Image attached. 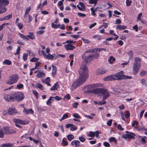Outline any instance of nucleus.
Masks as SVG:
<instances>
[{"mask_svg": "<svg viewBox=\"0 0 147 147\" xmlns=\"http://www.w3.org/2000/svg\"><path fill=\"white\" fill-rule=\"evenodd\" d=\"M88 70L87 67L83 64L80 67L79 71L80 76L81 78H83L87 80L88 77Z\"/></svg>", "mask_w": 147, "mask_h": 147, "instance_id": "f257e3e1", "label": "nucleus"}, {"mask_svg": "<svg viewBox=\"0 0 147 147\" xmlns=\"http://www.w3.org/2000/svg\"><path fill=\"white\" fill-rule=\"evenodd\" d=\"M115 80H121L123 79H130L132 78L131 76H125L123 75V72L122 71L119 72L113 76Z\"/></svg>", "mask_w": 147, "mask_h": 147, "instance_id": "f03ea898", "label": "nucleus"}, {"mask_svg": "<svg viewBox=\"0 0 147 147\" xmlns=\"http://www.w3.org/2000/svg\"><path fill=\"white\" fill-rule=\"evenodd\" d=\"M19 78V76L17 74H13L9 77L8 80L6 81L7 84L12 85L16 83Z\"/></svg>", "mask_w": 147, "mask_h": 147, "instance_id": "7ed1b4c3", "label": "nucleus"}, {"mask_svg": "<svg viewBox=\"0 0 147 147\" xmlns=\"http://www.w3.org/2000/svg\"><path fill=\"white\" fill-rule=\"evenodd\" d=\"M12 96H13L14 101H21L25 97L23 93L22 92H12Z\"/></svg>", "mask_w": 147, "mask_h": 147, "instance_id": "20e7f679", "label": "nucleus"}, {"mask_svg": "<svg viewBox=\"0 0 147 147\" xmlns=\"http://www.w3.org/2000/svg\"><path fill=\"white\" fill-rule=\"evenodd\" d=\"M87 80L83 78H81L79 76V78L77 79L76 81L74 82V89H76L83 84Z\"/></svg>", "mask_w": 147, "mask_h": 147, "instance_id": "39448f33", "label": "nucleus"}, {"mask_svg": "<svg viewBox=\"0 0 147 147\" xmlns=\"http://www.w3.org/2000/svg\"><path fill=\"white\" fill-rule=\"evenodd\" d=\"M65 43H67V45H64V47L66 50H72L74 49V46L72 44L74 43L73 40H68L63 43L64 44Z\"/></svg>", "mask_w": 147, "mask_h": 147, "instance_id": "423d86ee", "label": "nucleus"}, {"mask_svg": "<svg viewBox=\"0 0 147 147\" xmlns=\"http://www.w3.org/2000/svg\"><path fill=\"white\" fill-rule=\"evenodd\" d=\"M100 93L102 95L103 99H106L110 96L109 91L107 89L102 88Z\"/></svg>", "mask_w": 147, "mask_h": 147, "instance_id": "0eeeda50", "label": "nucleus"}, {"mask_svg": "<svg viewBox=\"0 0 147 147\" xmlns=\"http://www.w3.org/2000/svg\"><path fill=\"white\" fill-rule=\"evenodd\" d=\"M13 96H12V93L10 95L9 94H5L4 98L6 101H10L11 100L14 101Z\"/></svg>", "mask_w": 147, "mask_h": 147, "instance_id": "6e6552de", "label": "nucleus"}, {"mask_svg": "<svg viewBox=\"0 0 147 147\" xmlns=\"http://www.w3.org/2000/svg\"><path fill=\"white\" fill-rule=\"evenodd\" d=\"M4 133V134H13L15 133V131H12L9 130L8 127H4L1 129Z\"/></svg>", "mask_w": 147, "mask_h": 147, "instance_id": "1a4fd4ad", "label": "nucleus"}, {"mask_svg": "<svg viewBox=\"0 0 147 147\" xmlns=\"http://www.w3.org/2000/svg\"><path fill=\"white\" fill-rule=\"evenodd\" d=\"M44 57L48 59H56V56L55 54L51 55L50 54H44Z\"/></svg>", "mask_w": 147, "mask_h": 147, "instance_id": "9d476101", "label": "nucleus"}, {"mask_svg": "<svg viewBox=\"0 0 147 147\" xmlns=\"http://www.w3.org/2000/svg\"><path fill=\"white\" fill-rule=\"evenodd\" d=\"M133 135H134V134L130 132L129 134H126L125 135H122V138L125 139H126L127 138L134 139L135 138Z\"/></svg>", "mask_w": 147, "mask_h": 147, "instance_id": "9b49d317", "label": "nucleus"}, {"mask_svg": "<svg viewBox=\"0 0 147 147\" xmlns=\"http://www.w3.org/2000/svg\"><path fill=\"white\" fill-rule=\"evenodd\" d=\"M82 58L83 59L85 64L87 63L89 60H91V58L90 57L89 55H86L85 53L82 55Z\"/></svg>", "mask_w": 147, "mask_h": 147, "instance_id": "f8f14e48", "label": "nucleus"}, {"mask_svg": "<svg viewBox=\"0 0 147 147\" xmlns=\"http://www.w3.org/2000/svg\"><path fill=\"white\" fill-rule=\"evenodd\" d=\"M18 113L16 110L14 108H9L8 110V113L9 115H13Z\"/></svg>", "mask_w": 147, "mask_h": 147, "instance_id": "ddd939ff", "label": "nucleus"}, {"mask_svg": "<svg viewBox=\"0 0 147 147\" xmlns=\"http://www.w3.org/2000/svg\"><path fill=\"white\" fill-rule=\"evenodd\" d=\"M23 112L26 114H33L34 112V111L32 109H28L25 108H24Z\"/></svg>", "mask_w": 147, "mask_h": 147, "instance_id": "4468645a", "label": "nucleus"}, {"mask_svg": "<svg viewBox=\"0 0 147 147\" xmlns=\"http://www.w3.org/2000/svg\"><path fill=\"white\" fill-rule=\"evenodd\" d=\"M13 121L16 123L17 124L19 123L21 124L25 125L27 123H26V122L24 121L17 119L14 118L13 119Z\"/></svg>", "mask_w": 147, "mask_h": 147, "instance_id": "2eb2a0df", "label": "nucleus"}, {"mask_svg": "<svg viewBox=\"0 0 147 147\" xmlns=\"http://www.w3.org/2000/svg\"><path fill=\"white\" fill-rule=\"evenodd\" d=\"M140 59L139 57H136L135 58L134 62V65L140 66Z\"/></svg>", "mask_w": 147, "mask_h": 147, "instance_id": "dca6fc26", "label": "nucleus"}, {"mask_svg": "<svg viewBox=\"0 0 147 147\" xmlns=\"http://www.w3.org/2000/svg\"><path fill=\"white\" fill-rule=\"evenodd\" d=\"M114 75H111L107 76L104 78L105 81H112L115 80Z\"/></svg>", "mask_w": 147, "mask_h": 147, "instance_id": "f3484780", "label": "nucleus"}, {"mask_svg": "<svg viewBox=\"0 0 147 147\" xmlns=\"http://www.w3.org/2000/svg\"><path fill=\"white\" fill-rule=\"evenodd\" d=\"M9 3L8 0H0V5H4L6 6Z\"/></svg>", "mask_w": 147, "mask_h": 147, "instance_id": "a211bd4d", "label": "nucleus"}, {"mask_svg": "<svg viewBox=\"0 0 147 147\" xmlns=\"http://www.w3.org/2000/svg\"><path fill=\"white\" fill-rule=\"evenodd\" d=\"M140 66L136 65H133V69L134 73L136 74L138 73Z\"/></svg>", "mask_w": 147, "mask_h": 147, "instance_id": "6ab92c4d", "label": "nucleus"}, {"mask_svg": "<svg viewBox=\"0 0 147 147\" xmlns=\"http://www.w3.org/2000/svg\"><path fill=\"white\" fill-rule=\"evenodd\" d=\"M59 88V85L57 82L51 88L50 90H56L58 88Z\"/></svg>", "mask_w": 147, "mask_h": 147, "instance_id": "aec40b11", "label": "nucleus"}, {"mask_svg": "<svg viewBox=\"0 0 147 147\" xmlns=\"http://www.w3.org/2000/svg\"><path fill=\"white\" fill-rule=\"evenodd\" d=\"M18 34L20 38H21L27 41L28 40L29 38L27 36H27H25L21 33H19Z\"/></svg>", "mask_w": 147, "mask_h": 147, "instance_id": "412c9836", "label": "nucleus"}, {"mask_svg": "<svg viewBox=\"0 0 147 147\" xmlns=\"http://www.w3.org/2000/svg\"><path fill=\"white\" fill-rule=\"evenodd\" d=\"M102 88L100 89H95L91 90L90 91L92 93H94L95 94H98L100 93Z\"/></svg>", "mask_w": 147, "mask_h": 147, "instance_id": "4be33fe9", "label": "nucleus"}, {"mask_svg": "<svg viewBox=\"0 0 147 147\" xmlns=\"http://www.w3.org/2000/svg\"><path fill=\"white\" fill-rule=\"evenodd\" d=\"M127 28L126 26L124 25H118L117 26L116 28L117 30H123Z\"/></svg>", "mask_w": 147, "mask_h": 147, "instance_id": "5701e85b", "label": "nucleus"}, {"mask_svg": "<svg viewBox=\"0 0 147 147\" xmlns=\"http://www.w3.org/2000/svg\"><path fill=\"white\" fill-rule=\"evenodd\" d=\"M7 11L6 8L5 6H0V13L2 14L5 12Z\"/></svg>", "mask_w": 147, "mask_h": 147, "instance_id": "b1692460", "label": "nucleus"}, {"mask_svg": "<svg viewBox=\"0 0 147 147\" xmlns=\"http://www.w3.org/2000/svg\"><path fill=\"white\" fill-rule=\"evenodd\" d=\"M45 75L42 71H38V73L36 75V76L38 78H40L44 76Z\"/></svg>", "mask_w": 147, "mask_h": 147, "instance_id": "393cba45", "label": "nucleus"}, {"mask_svg": "<svg viewBox=\"0 0 147 147\" xmlns=\"http://www.w3.org/2000/svg\"><path fill=\"white\" fill-rule=\"evenodd\" d=\"M29 35H27L28 38L29 37L30 39L32 40L35 39L36 38L35 36L34 35V34L32 32H30L29 33Z\"/></svg>", "mask_w": 147, "mask_h": 147, "instance_id": "a878e982", "label": "nucleus"}, {"mask_svg": "<svg viewBox=\"0 0 147 147\" xmlns=\"http://www.w3.org/2000/svg\"><path fill=\"white\" fill-rule=\"evenodd\" d=\"M61 144L64 146H67L68 145V142L65 138H64L63 139Z\"/></svg>", "mask_w": 147, "mask_h": 147, "instance_id": "bb28decb", "label": "nucleus"}, {"mask_svg": "<svg viewBox=\"0 0 147 147\" xmlns=\"http://www.w3.org/2000/svg\"><path fill=\"white\" fill-rule=\"evenodd\" d=\"M99 55L97 53H96L94 55V54H92L89 55V57H90L91 58V60H92V59L93 57L95 58H98L99 57Z\"/></svg>", "mask_w": 147, "mask_h": 147, "instance_id": "cd10ccee", "label": "nucleus"}, {"mask_svg": "<svg viewBox=\"0 0 147 147\" xmlns=\"http://www.w3.org/2000/svg\"><path fill=\"white\" fill-rule=\"evenodd\" d=\"M52 75H55L56 73L57 70V67H56L54 66L53 65H52Z\"/></svg>", "mask_w": 147, "mask_h": 147, "instance_id": "c85d7f7f", "label": "nucleus"}, {"mask_svg": "<svg viewBox=\"0 0 147 147\" xmlns=\"http://www.w3.org/2000/svg\"><path fill=\"white\" fill-rule=\"evenodd\" d=\"M3 64H6L8 65H10L11 64V61L8 59L5 60L3 62Z\"/></svg>", "mask_w": 147, "mask_h": 147, "instance_id": "c756f323", "label": "nucleus"}, {"mask_svg": "<svg viewBox=\"0 0 147 147\" xmlns=\"http://www.w3.org/2000/svg\"><path fill=\"white\" fill-rule=\"evenodd\" d=\"M142 84L145 86H147V81L144 79H142L140 81Z\"/></svg>", "mask_w": 147, "mask_h": 147, "instance_id": "7c9ffc66", "label": "nucleus"}, {"mask_svg": "<svg viewBox=\"0 0 147 147\" xmlns=\"http://www.w3.org/2000/svg\"><path fill=\"white\" fill-rule=\"evenodd\" d=\"M68 117V115L67 113H65L63 115L61 118L60 119V121H61L62 120L66 119Z\"/></svg>", "mask_w": 147, "mask_h": 147, "instance_id": "2f4dec72", "label": "nucleus"}, {"mask_svg": "<svg viewBox=\"0 0 147 147\" xmlns=\"http://www.w3.org/2000/svg\"><path fill=\"white\" fill-rule=\"evenodd\" d=\"M13 145L10 144H6L1 145L2 147H13Z\"/></svg>", "mask_w": 147, "mask_h": 147, "instance_id": "473e14b6", "label": "nucleus"}, {"mask_svg": "<svg viewBox=\"0 0 147 147\" xmlns=\"http://www.w3.org/2000/svg\"><path fill=\"white\" fill-rule=\"evenodd\" d=\"M98 0H90L89 3L90 4H94V6L97 4Z\"/></svg>", "mask_w": 147, "mask_h": 147, "instance_id": "72a5a7b5", "label": "nucleus"}, {"mask_svg": "<svg viewBox=\"0 0 147 147\" xmlns=\"http://www.w3.org/2000/svg\"><path fill=\"white\" fill-rule=\"evenodd\" d=\"M59 24L57 25L56 24H55L54 23H52L51 24V26L53 28L57 29L59 27Z\"/></svg>", "mask_w": 147, "mask_h": 147, "instance_id": "f704fd0d", "label": "nucleus"}, {"mask_svg": "<svg viewBox=\"0 0 147 147\" xmlns=\"http://www.w3.org/2000/svg\"><path fill=\"white\" fill-rule=\"evenodd\" d=\"M78 5L82 7V11H84L85 10V6L82 3L80 2Z\"/></svg>", "mask_w": 147, "mask_h": 147, "instance_id": "c9c22d12", "label": "nucleus"}, {"mask_svg": "<svg viewBox=\"0 0 147 147\" xmlns=\"http://www.w3.org/2000/svg\"><path fill=\"white\" fill-rule=\"evenodd\" d=\"M53 98V97L51 96L49 99L48 100L47 102V105L49 106H51V101L52 100V98Z\"/></svg>", "mask_w": 147, "mask_h": 147, "instance_id": "e433bc0d", "label": "nucleus"}, {"mask_svg": "<svg viewBox=\"0 0 147 147\" xmlns=\"http://www.w3.org/2000/svg\"><path fill=\"white\" fill-rule=\"evenodd\" d=\"M127 53L129 56V58L131 59H132L133 57V51L131 50H130Z\"/></svg>", "mask_w": 147, "mask_h": 147, "instance_id": "4c0bfd02", "label": "nucleus"}, {"mask_svg": "<svg viewBox=\"0 0 147 147\" xmlns=\"http://www.w3.org/2000/svg\"><path fill=\"white\" fill-rule=\"evenodd\" d=\"M105 99H103V98L102 101H99L98 102V105H102L105 104L106 103V102L105 101Z\"/></svg>", "mask_w": 147, "mask_h": 147, "instance_id": "58836bf2", "label": "nucleus"}, {"mask_svg": "<svg viewBox=\"0 0 147 147\" xmlns=\"http://www.w3.org/2000/svg\"><path fill=\"white\" fill-rule=\"evenodd\" d=\"M88 136L89 137H92L93 138L95 136V132L90 131L89 133Z\"/></svg>", "mask_w": 147, "mask_h": 147, "instance_id": "ea45409f", "label": "nucleus"}, {"mask_svg": "<svg viewBox=\"0 0 147 147\" xmlns=\"http://www.w3.org/2000/svg\"><path fill=\"white\" fill-rule=\"evenodd\" d=\"M38 59L39 58H38L34 57L30 59V61L31 62H36L38 61Z\"/></svg>", "mask_w": 147, "mask_h": 147, "instance_id": "a19ab883", "label": "nucleus"}, {"mask_svg": "<svg viewBox=\"0 0 147 147\" xmlns=\"http://www.w3.org/2000/svg\"><path fill=\"white\" fill-rule=\"evenodd\" d=\"M24 85L23 84H20L17 85V88L19 90L22 89L23 88Z\"/></svg>", "mask_w": 147, "mask_h": 147, "instance_id": "79ce46f5", "label": "nucleus"}, {"mask_svg": "<svg viewBox=\"0 0 147 147\" xmlns=\"http://www.w3.org/2000/svg\"><path fill=\"white\" fill-rule=\"evenodd\" d=\"M28 54L27 53H24L23 55V59L24 61L27 60L28 58Z\"/></svg>", "mask_w": 147, "mask_h": 147, "instance_id": "37998d69", "label": "nucleus"}, {"mask_svg": "<svg viewBox=\"0 0 147 147\" xmlns=\"http://www.w3.org/2000/svg\"><path fill=\"white\" fill-rule=\"evenodd\" d=\"M68 140L71 141L74 138V136L72 135H69L67 136Z\"/></svg>", "mask_w": 147, "mask_h": 147, "instance_id": "c03bdc74", "label": "nucleus"}, {"mask_svg": "<svg viewBox=\"0 0 147 147\" xmlns=\"http://www.w3.org/2000/svg\"><path fill=\"white\" fill-rule=\"evenodd\" d=\"M74 144L76 147H79L80 146V142L78 140L74 141Z\"/></svg>", "mask_w": 147, "mask_h": 147, "instance_id": "a18cd8bd", "label": "nucleus"}, {"mask_svg": "<svg viewBox=\"0 0 147 147\" xmlns=\"http://www.w3.org/2000/svg\"><path fill=\"white\" fill-rule=\"evenodd\" d=\"M17 25L20 29H21L22 28L23 26V24L20 23H17Z\"/></svg>", "mask_w": 147, "mask_h": 147, "instance_id": "49530a36", "label": "nucleus"}, {"mask_svg": "<svg viewBox=\"0 0 147 147\" xmlns=\"http://www.w3.org/2000/svg\"><path fill=\"white\" fill-rule=\"evenodd\" d=\"M98 72L100 74H103L106 72V71L103 70L102 69H100L98 70Z\"/></svg>", "mask_w": 147, "mask_h": 147, "instance_id": "de8ad7c7", "label": "nucleus"}, {"mask_svg": "<svg viewBox=\"0 0 147 147\" xmlns=\"http://www.w3.org/2000/svg\"><path fill=\"white\" fill-rule=\"evenodd\" d=\"M90 10L91 12L92 15L93 16H95L96 14L95 12V11H94V8L93 7L91 8Z\"/></svg>", "mask_w": 147, "mask_h": 147, "instance_id": "09e8293b", "label": "nucleus"}, {"mask_svg": "<svg viewBox=\"0 0 147 147\" xmlns=\"http://www.w3.org/2000/svg\"><path fill=\"white\" fill-rule=\"evenodd\" d=\"M109 141L110 142H111L114 141H116L115 138L113 137H111L109 138Z\"/></svg>", "mask_w": 147, "mask_h": 147, "instance_id": "8fccbe9b", "label": "nucleus"}, {"mask_svg": "<svg viewBox=\"0 0 147 147\" xmlns=\"http://www.w3.org/2000/svg\"><path fill=\"white\" fill-rule=\"evenodd\" d=\"M141 76H143L147 75V71H142L140 73Z\"/></svg>", "mask_w": 147, "mask_h": 147, "instance_id": "3c124183", "label": "nucleus"}, {"mask_svg": "<svg viewBox=\"0 0 147 147\" xmlns=\"http://www.w3.org/2000/svg\"><path fill=\"white\" fill-rule=\"evenodd\" d=\"M31 10V8L30 7H28L26 8L25 11V13L28 14L29 11Z\"/></svg>", "mask_w": 147, "mask_h": 147, "instance_id": "603ef678", "label": "nucleus"}, {"mask_svg": "<svg viewBox=\"0 0 147 147\" xmlns=\"http://www.w3.org/2000/svg\"><path fill=\"white\" fill-rule=\"evenodd\" d=\"M115 61V59L113 58L112 56L110 57V59L109 60V61L111 63H112L113 61Z\"/></svg>", "mask_w": 147, "mask_h": 147, "instance_id": "864d4df0", "label": "nucleus"}, {"mask_svg": "<svg viewBox=\"0 0 147 147\" xmlns=\"http://www.w3.org/2000/svg\"><path fill=\"white\" fill-rule=\"evenodd\" d=\"M36 86L37 88L39 89H43L42 86L41 84H36Z\"/></svg>", "mask_w": 147, "mask_h": 147, "instance_id": "5fc2aeb1", "label": "nucleus"}, {"mask_svg": "<svg viewBox=\"0 0 147 147\" xmlns=\"http://www.w3.org/2000/svg\"><path fill=\"white\" fill-rule=\"evenodd\" d=\"M132 28L134 30H135L136 32H138V27L137 25H136L132 27Z\"/></svg>", "mask_w": 147, "mask_h": 147, "instance_id": "6e6d98bb", "label": "nucleus"}, {"mask_svg": "<svg viewBox=\"0 0 147 147\" xmlns=\"http://www.w3.org/2000/svg\"><path fill=\"white\" fill-rule=\"evenodd\" d=\"M4 17L5 20H8L11 18L12 15L11 14H9Z\"/></svg>", "mask_w": 147, "mask_h": 147, "instance_id": "4d7b16f0", "label": "nucleus"}, {"mask_svg": "<svg viewBox=\"0 0 147 147\" xmlns=\"http://www.w3.org/2000/svg\"><path fill=\"white\" fill-rule=\"evenodd\" d=\"M32 92L36 98H38V93L35 90H32Z\"/></svg>", "mask_w": 147, "mask_h": 147, "instance_id": "13d9d810", "label": "nucleus"}, {"mask_svg": "<svg viewBox=\"0 0 147 147\" xmlns=\"http://www.w3.org/2000/svg\"><path fill=\"white\" fill-rule=\"evenodd\" d=\"M77 14L80 17H84L86 16V15L85 14L82 13L78 12L77 13Z\"/></svg>", "mask_w": 147, "mask_h": 147, "instance_id": "bf43d9fd", "label": "nucleus"}, {"mask_svg": "<svg viewBox=\"0 0 147 147\" xmlns=\"http://www.w3.org/2000/svg\"><path fill=\"white\" fill-rule=\"evenodd\" d=\"M103 145L106 147H109L110 146V144L107 142H104Z\"/></svg>", "mask_w": 147, "mask_h": 147, "instance_id": "052dcab7", "label": "nucleus"}, {"mask_svg": "<svg viewBox=\"0 0 147 147\" xmlns=\"http://www.w3.org/2000/svg\"><path fill=\"white\" fill-rule=\"evenodd\" d=\"M131 1L129 0H126V5L127 6H129L131 3Z\"/></svg>", "mask_w": 147, "mask_h": 147, "instance_id": "680f3d73", "label": "nucleus"}, {"mask_svg": "<svg viewBox=\"0 0 147 147\" xmlns=\"http://www.w3.org/2000/svg\"><path fill=\"white\" fill-rule=\"evenodd\" d=\"M118 129L121 131H122L124 130V128H122L120 124H118L117 127Z\"/></svg>", "mask_w": 147, "mask_h": 147, "instance_id": "e2e57ef3", "label": "nucleus"}, {"mask_svg": "<svg viewBox=\"0 0 147 147\" xmlns=\"http://www.w3.org/2000/svg\"><path fill=\"white\" fill-rule=\"evenodd\" d=\"M79 139L80 141L82 142H84L85 140V138L82 136L80 137Z\"/></svg>", "mask_w": 147, "mask_h": 147, "instance_id": "0e129e2a", "label": "nucleus"}, {"mask_svg": "<svg viewBox=\"0 0 147 147\" xmlns=\"http://www.w3.org/2000/svg\"><path fill=\"white\" fill-rule=\"evenodd\" d=\"M40 63H41L39 62H38L36 63L35 67L36 68V69H38V67L39 66Z\"/></svg>", "mask_w": 147, "mask_h": 147, "instance_id": "69168bd1", "label": "nucleus"}, {"mask_svg": "<svg viewBox=\"0 0 147 147\" xmlns=\"http://www.w3.org/2000/svg\"><path fill=\"white\" fill-rule=\"evenodd\" d=\"M4 133L1 129L0 130V138H3L4 137Z\"/></svg>", "mask_w": 147, "mask_h": 147, "instance_id": "338daca9", "label": "nucleus"}, {"mask_svg": "<svg viewBox=\"0 0 147 147\" xmlns=\"http://www.w3.org/2000/svg\"><path fill=\"white\" fill-rule=\"evenodd\" d=\"M74 117L80 119L81 118V117L77 113H74Z\"/></svg>", "mask_w": 147, "mask_h": 147, "instance_id": "774afa93", "label": "nucleus"}]
</instances>
